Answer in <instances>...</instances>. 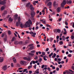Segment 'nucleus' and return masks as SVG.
<instances>
[{
  "instance_id": "nucleus-1",
  "label": "nucleus",
  "mask_w": 74,
  "mask_h": 74,
  "mask_svg": "<svg viewBox=\"0 0 74 74\" xmlns=\"http://www.w3.org/2000/svg\"><path fill=\"white\" fill-rule=\"evenodd\" d=\"M66 1L65 0L63 1L62 3H61V5L62 8H64V5L66 4Z\"/></svg>"
},
{
  "instance_id": "nucleus-2",
  "label": "nucleus",
  "mask_w": 74,
  "mask_h": 74,
  "mask_svg": "<svg viewBox=\"0 0 74 74\" xmlns=\"http://www.w3.org/2000/svg\"><path fill=\"white\" fill-rule=\"evenodd\" d=\"M31 15L32 18H34V16L36 15V12L34 11L31 12Z\"/></svg>"
},
{
  "instance_id": "nucleus-3",
  "label": "nucleus",
  "mask_w": 74,
  "mask_h": 74,
  "mask_svg": "<svg viewBox=\"0 0 74 74\" xmlns=\"http://www.w3.org/2000/svg\"><path fill=\"white\" fill-rule=\"evenodd\" d=\"M25 27L26 28L27 27H30L31 26L30 23H29L28 21H27L25 24Z\"/></svg>"
},
{
  "instance_id": "nucleus-4",
  "label": "nucleus",
  "mask_w": 74,
  "mask_h": 74,
  "mask_svg": "<svg viewBox=\"0 0 74 74\" xmlns=\"http://www.w3.org/2000/svg\"><path fill=\"white\" fill-rule=\"evenodd\" d=\"M66 73H67V74H73L72 73H71L68 70L65 71L64 72L63 74H66Z\"/></svg>"
},
{
  "instance_id": "nucleus-5",
  "label": "nucleus",
  "mask_w": 74,
  "mask_h": 74,
  "mask_svg": "<svg viewBox=\"0 0 74 74\" xmlns=\"http://www.w3.org/2000/svg\"><path fill=\"white\" fill-rule=\"evenodd\" d=\"M29 8L31 11H33L34 10V8L33 7V6L32 5H30L29 6Z\"/></svg>"
},
{
  "instance_id": "nucleus-6",
  "label": "nucleus",
  "mask_w": 74,
  "mask_h": 74,
  "mask_svg": "<svg viewBox=\"0 0 74 74\" xmlns=\"http://www.w3.org/2000/svg\"><path fill=\"white\" fill-rule=\"evenodd\" d=\"M5 3V1H0V4H1V5H4Z\"/></svg>"
},
{
  "instance_id": "nucleus-7",
  "label": "nucleus",
  "mask_w": 74,
  "mask_h": 74,
  "mask_svg": "<svg viewBox=\"0 0 74 74\" xmlns=\"http://www.w3.org/2000/svg\"><path fill=\"white\" fill-rule=\"evenodd\" d=\"M2 69L4 71H5L7 69V66L5 65L2 68Z\"/></svg>"
},
{
  "instance_id": "nucleus-8",
  "label": "nucleus",
  "mask_w": 74,
  "mask_h": 74,
  "mask_svg": "<svg viewBox=\"0 0 74 74\" xmlns=\"http://www.w3.org/2000/svg\"><path fill=\"white\" fill-rule=\"evenodd\" d=\"M23 59H24V60H28L29 61L31 59L30 58H27L26 57H24Z\"/></svg>"
},
{
  "instance_id": "nucleus-9",
  "label": "nucleus",
  "mask_w": 74,
  "mask_h": 74,
  "mask_svg": "<svg viewBox=\"0 0 74 74\" xmlns=\"http://www.w3.org/2000/svg\"><path fill=\"white\" fill-rule=\"evenodd\" d=\"M26 26V25H23V24H22V23H21L20 24V27L21 28H23V27H25Z\"/></svg>"
},
{
  "instance_id": "nucleus-10",
  "label": "nucleus",
  "mask_w": 74,
  "mask_h": 74,
  "mask_svg": "<svg viewBox=\"0 0 74 74\" xmlns=\"http://www.w3.org/2000/svg\"><path fill=\"white\" fill-rule=\"evenodd\" d=\"M72 3V1L71 0L69 1L67 0L66 1V3L68 4H71Z\"/></svg>"
},
{
  "instance_id": "nucleus-11",
  "label": "nucleus",
  "mask_w": 74,
  "mask_h": 74,
  "mask_svg": "<svg viewBox=\"0 0 74 74\" xmlns=\"http://www.w3.org/2000/svg\"><path fill=\"white\" fill-rule=\"evenodd\" d=\"M18 17V15L15 14L14 16V20H17Z\"/></svg>"
},
{
  "instance_id": "nucleus-12",
  "label": "nucleus",
  "mask_w": 74,
  "mask_h": 74,
  "mask_svg": "<svg viewBox=\"0 0 74 74\" xmlns=\"http://www.w3.org/2000/svg\"><path fill=\"white\" fill-rule=\"evenodd\" d=\"M53 5L54 7H57L58 6V4H56V1H54L53 3Z\"/></svg>"
},
{
  "instance_id": "nucleus-13",
  "label": "nucleus",
  "mask_w": 74,
  "mask_h": 74,
  "mask_svg": "<svg viewBox=\"0 0 74 74\" xmlns=\"http://www.w3.org/2000/svg\"><path fill=\"white\" fill-rule=\"evenodd\" d=\"M56 10H57V12H59L60 10H61V9L59 7H58V8H57Z\"/></svg>"
},
{
  "instance_id": "nucleus-14",
  "label": "nucleus",
  "mask_w": 74,
  "mask_h": 74,
  "mask_svg": "<svg viewBox=\"0 0 74 74\" xmlns=\"http://www.w3.org/2000/svg\"><path fill=\"white\" fill-rule=\"evenodd\" d=\"M25 62L23 60H22L20 62V64H21L22 65H23L25 64Z\"/></svg>"
},
{
  "instance_id": "nucleus-15",
  "label": "nucleus",
  "mask_w": 74,
  "mask_h": 74,
  "mask_svg": "<svg viewBox=\"0 0 74 74\" xmlns=\"http://www.w3.org/2000/svg\"><path fill=\"white\" fill-rule=\"evenodd\" d=\"M12 59L13 60V62H14V63H16V59H15V58H13Z\"/></svg>"
},
{
  "instance_id": "nucleus-16",
  "label": "nucleus",
  "mask_w": 74,
  "mask_h": 74,
  "mask_svg": "<svg viewBox=\"0 0 74 74\" xmlns=\"http://www.w3.org/2000/svg\"><path fill=\"white\" fill-rule=\"evenodd\" d=\"M36 74H39V69H37L35 72Z\"/></svg>"
},
{
  "instance_id": "nucleus-17",
  "label": "nucleus",
  "mask_w": 74,
  "mask_h": 74,
  "mask_svg": "<svg viewBox=\"0 0 74 74\" xmlns=\"http://www.w3.org/2000/svg\"><path fill=\"white\" fill-rule=\"evenodd\" d=\"M16 37H13L11 40V41L12 42L13 41H14V40H16Z\"/></svg>"
},
{
  "instance_id": "nucleus-18",
  "label": "nucleus",
  "mask_w": 74,
  "mask_h": 74,
  "mask_svg": "<svg viewBox=\"0 0 74 74\" xmlns=\"http://www.w3.org/2000/svg\"><path fill=\"white\" fill-rule=\"evenodd\" d=\"M25 44L26 45L27 44L29 43V40H26L25 42Z\"/></svg>"
},
{
  "instance_id": "nucleus-19",
  "label": "nucleus",
  "mask_w": 74,
  "mask_h": 74,
  "mask_svg": "<svg viewBox=\"0 0 74 74\" xmlns=\"http://www.w3.org/2000/svg\"><path fill=\"white\" fill-rule=\"evenodd\" d=\"M9 21L10 22H12L13 21V18H11V17H9L8 19Z\"/></svg>"
},
{
  "instance_id": "nucleus-20",
  "label": "nucleus",
  "mask_w": 74,
  "mask_h": 74,
  "mask_svg": "<svg viewBox=\"0 0 74 74\" xmlns=\"http://www.w3.org/2000/svg\"><path fill=\"white\" fill-rule=\"evenodd\" d=\"M52 4V2H49L47 4V6H51Z\"/></svg>"
},
{
  "instance_id": "nucleus-21",
  "label": "nucleus",
  "mask_w": 74,
  "mask_h": 74,
  "mask_svg": "<svg viewBox=\"0 0 74 74\" xmlns=\"http://www.w3.org/2000/svg\"><path fill=\"white\" fill-rule=\"evenodd\" d=\"M5 9V7L4 6H2L1 8V11H3V10H4Z\"/></svg>"
},
{
  "instance_id": "nucleus-22",
  "label": "nucleus",
  "mask_w": 74,
  "mask_h": 74,
  "mask_svg": "<svg viewBox=\"0 0 74 74\" xmlns=\"http://www.w3.org/2000/svg\"><path fill=\"white\" fill-rule=\"evenodd\" d=\"M14 44L16 45H18V44H19V42L18 41H15L14 42Z\"/></svg>"
},
{
  "instance_id": "nucleus-23",
  "label": "nucleus",
  "mask_w": 74,
  "mask_h": 74,
  "mask_svg": "<svg viewBox=\"0 0 74 74\" xmlns=\"http://www.w3.org/2000/svg\"><path fill=\"white\" fill-rule=\"evenodd\" d=\"M4 61V58H1V59H0V63H2Z\"/></svg>"
},
{
  "instance_id": "nucleus-24",
  "label": "nucleus",
  "mask_w": 74,
  "mask_h": 74,
  "mask_svg": "<svg viewBox=\"0 0 74 74\" xmlns=\"http://www.w3.org/2000/svg\"><path fill=\"white\" fill-rule=\"evenodd\" d=\"M21 17H18V22L19 23H21Z\"/></svg>"
},
{
  "instance_id": "nucleus-25",
  "label": "nucleus",
  "mask_w": 74,
  "mask_h": 74,
  "mask_svg": "<svg viewBox=\"0 0 74 74\" xmlns=\"http://www.w3.org/2000/svg\"><path fill=\"white\" fill-rule=\"evenodd\" d=\"M30 5V2H29L27 4L26 6L27 7H29V5Z\"/></svg>"
},
{
  "instance_id": "nucleus-26",
  "label": "nucleus",
  "mask_w": 74,
  "mask_h": 74,
  "mask_svg": "<svg viewBox=\"0 0 74 74\" xmlns=\"http://www.w3.org/2000/svg\"><path fill=\"white\" fill-rule=\"evenodd\" d=\"M7 11H4V13L3 14V15H6V14H7Z\"/></svg>"
},
{
  "instance_id": "nucleus-27",
  "label": "nucleus",
  "mask_w": 74,
  "mask_h": 74,
  "mask_svg": "<svg viewBox=\"0 0 74 74\" xmlns=\"http://www.w3.org/2000/svg\"><path fill=\"white\" fill-rule=\"evenodd\" d=\"M42 58H40L38 60V62H41V61H42Z\"/></svg>"
},
{
  "instance_id": "nucleus-28",
  "label": "nucleus",
  "mask_w": 74,
  "mask_h": 74,
  "mask_svg": "<svg viewBox=\"0 0 74 74\" xmlns=\"http://www.w3.org/2000/svg\"><path fill=\"white\" fill-rule=\"evenodd\" d=\"M20 24L19 23V22L17 21L16 23V26H19V24Z\"/></svg>"
},
{
  "instance_id": "nucleus-29",
  "label": "nucleus",
  "mask_w": 74,
  "mask_h": 74,
  "mask_svg": "<svg viewBox=\"0 0 74 74\" xmlns=\"http://www.w3.org/2000/svg\"><path fill=\"white\" fill-rule=\"evenodd\" d=\"M28 22H29V23H30V25H32V21H31V20H30V19H29Z\"/></svg>"
},
{
  "instance_id": "nucleus-30",
  "label": "nucleus",
  "mask_w": 74,
  "mask_h": 74,
  "mask_svg": "<svg viewBox=\"0 0 74 74\" xmlns=\"http://www.w3.org/2000/svg\"><path fill=\"white\" fill-rule=\"evenodd\" d=\"M62 40L63 41L65 40V39H66V38L64 37V36H63L62 37Z\"/></svg>"
},
{
  "instance_id": "nucleus-31",
  "label": "nucleus",
  "mask_w": 74,
  "mask_h": 74,
  "mask_svg": "<svg viewBox=\"0 0 74 74\" xmlns=\"http://www.w3.org/2000/svg\"><path fill=\"white\" fill-rule=\"evenodd\" d=\"M53 31L55 33H57V29H54Z\"/></svg>"
},
{
  "instance_id": "nucleus-32",
  "label": "nucleus",
  "mask_w": 74,
  "mask_h": 74,
  "mask_svg": "<svg viewBox=\"0 0 74 74\" xmlns=\"http://www.w3.org/2000/svg\"><path fill=\"white\" fill-rule=\"evenodd\" d=\"M36 35V33L33 32V35H32V36L33 37H35V35Z\"/></svg>"
},
{
  "instance_id": "nucleus-33",
  "label": "nucleus",
  "mask_w": 74,
  "mask_h": 74,
  "mask_svg": "<svg viewBox=\"0 0 74 74\" xmlns=\"http://www.w3.org/2000/svg\"><path fill=\"white\" fill-rule=\"evenodd\" d=\"M23 43V42L22 41L18 42V44H19V45H22Z\"/></svg>"
},
{
  "instance_id": "nucleus-34",
  "label": "nucleus",
  "mask_w": 74,
  "mask_h": 74,
  "mask_svg": "<svg viewBox=\"0 0 74 74\" xmlns=\"http://www.w3.org/2000/svg\"><path fill=\"white\" fill-rule=\"evenodd\" d=\"M32 68V65H31L30 66H29L28 67V69H29L30 68Z\"/></svg>"
},
{
  "instance_id": "nucleus-35",
  "label": "nucleus",
  "mask_w": 74,
  "mask_h": 74,
  "mask_svg": "<svg viewBox=\"0 0 74 74\" xmlns=\"http://www.w3.org/2000/svg\"><path fill=\"white\" fill-rule=\"evenodd\" d=\"M53 53L52 52L51 53V54H50L49 55V57H51V56H52V55H53Z\"/></svg>"
},
{
  "instance_id": "nucleus-36",
  "label": "nucleus",
  "mask_w": 74,
  "mask_h": 74,
  "mask_svg": "<svg viewBox=\"0 0 74 74\" xmlns=\"http://www.w3.org/2000/svg\"><path fill=\"white\" fill-rule=\"evenodd\" d=\"M34 46H32L29 49H34Z\"/></svg>"
},
{
  "instance_id": "nucleus-37",
  "label": "nucleus",
  "mask_w": 74,
  "mask_h": 74,
  "mask_svg": "<svg viewBox=\"0 0 74 74\" xmlns=\"http://www.w3.org/2000/svg\"><path fill=\"white\" fill-rule=\"evenodd\" d=\"M52 40H53V38H49L50 41L52 42Z\"/></svg>"
},
{
  "instance_id": "nucleus-38",
  "label": "nucleus",
  "mask_w": 74,
  "mask_h": 74,
  "mask_svg": "<svg viewBox=\"0 0 74 74\" xmlns=\"http://www.w3.org/2000/svg\"><path fill=\"white\" fill-rule=\"evenodd\" d=\"M1 37L2 38H3V37H4V33H3L2 34V35H1Z\"/></svg>"
},
{
  "instance_id": "nucleus-39",
  "label": "nucleus",
  "mask_w": 74,
  "mask_h": 74,
  "mask_svg": "<svg viewBox=\"0 0 74 74\" xmlns=\"http://www.w3.org/2000/svg\"><path fill=\"white\" fill-rule=\"evenodd\" d=\"M61 32V30L59 29H57V32L60 33Z\"/></svg>"
},
{
  "instance_id": "nucleus-40",
  "label": "nucleus",
  "mask_w": 74,
  "mask_h": 74,
  "mask_svg": "<svg viewBox=\"0 0 74 74\" xmlns=\"http://www.w3.org/2000/svg\"><path fill=\"white\" fill-rule=\"evenodd\" d=\"M8 33L9 35L11 34V31H8Z\"/></svg>"
},
{
  "instance_id": "nucleus-41",
  "label": "nucleus",
  "mask_w": 74,
  "mask_h": 74,
  "mask_svg": "<svg viewBox=\"0 0 74 74\" xmlns=\"http://www.w3.org/2000/svg\"><path fill=\"white\" fill-rule=\"evenodd\" d=\"M11 66L12 67H14V64H13V63H11Z\"/></svg>"
},
{
  "instance_id": "nucleus-42",
  "label": "nucleus",
  "mask_w": 74,
  "mask_h": 74,
  "mask_svg": "<svg viewBox=\"0 0 74 74\" xmlns=\"http://www.w3.org/2000/svg\"><path fill=\"white\" fill-rule=\"evenodd\" d=\"M36 66H37V65L36 64H35L33 66L34 67L35 69H36Z\"/></svg>"
},
{
  "instance_id": "nucleus-43",
  "label": "nucleus",
  "mask_w": 74,
  "mask_h": 74,
  "mask_svg": "<svg viewBox=\"0 0 74 74\" xmlns=\"http://www.w3.org/2000/svg\"><path fill=\"white\" fill-rule=\"evenodd\" d=\"M27 70V69H24V71H23V73H25V71H26Z\"/></svg>"
},
{
  "instance_id": "nucleus-44",
  "label": "nucleus",
  "mask_w": 74,
  "mask_h": 74,
  "mask_svg": "<svg viewBox=\"0 0 74 74\" xmlns=\"http://www.w3.org/2000/svg\"><path fill=\"white\" fill-rule=\"evenodd\" d=\"M43 58L44 60H45V61H47V59H46V58H45V57H43Z\"/></svg>"
},
{
  "instance_id": "nucleus-45",
  "label": "nucleus",
  "mask_w": 74,
  "mask_h": 74,
  "mask_svg": "<svg viewBox=\"0 0 74 74\" xmlns=\"http://www.w3.org/2000/svg\"><path fill=\"white\" fill-rule=\"evenodd\" d=\"M31 53H35L36 51H35V50H32L31 51Z\"/></svg>"
},
{
  "instance_id": "nucleus-46",
  "label": "nucleus",
  "mask_w": 74,
  "mask_h": 74,
  "mask_svg": "<svg viewBox=\"0 0 74 74\" xmlns=\"http://www.w3.org/2000/svg\"><path fill=\"white\" fill-rule=\"evenodd\" d=\"M34 59H38V57H37V56H35V58H34Z\"/></svg>"
},
{
  "instance_id": "nucleus-47",
  "label": "nucleus",
  "mask_w": 74,
  "mask_h": 74,
  "mask_svg": "<svg viewBox=\"0 0 74 74\" xmlns=\"http://www.w3.org/2000/svg\"><path fill=\"white\" fill-rule=\"evenodd\" d=\"M29 54L30 55H32V56H33V55H34V54L32 53H29Z\"/></svg>"
},
{
  "instance_id": "nucleus-48",
  "label": "nucleus",
  "mask_w": 74,
  "mask_h": 74,
  "mask_svg": "<svg viewBox=\"0 0 74 74\" xmlns=\"http://www.w3.org/2000/svg\"><path fill=\"white\" fill-rule=\"evenodd\" d=\"M48 2H49V1L48 0H46L45 1V4H47Z\"/></svg>"
},
{
  "instance_id": "nucleus-49",
  "label": "nucleus",
  "mask_w": 74,
  "mask_h": 74,
  "mask_svg": "<svg viewBox=\"0 0 74 74\" xmlns=\"http://www.w3.org/2000/svg\"><path fill=\"white\" fill-rule=\"evenodd\" d=\"M71 54H69L67 56H68V57H71Z\"/></svg>"
},
{
  "instance_id": "nucleus-50",
  "label": "nucleus",
  "mask_w": 74,
  "mask_h": 74,
  "mask_svg": "<svg viewBox=\"0 0 74 74\" xmlns=\"http://www.w3.org/2000/svg\"><path fill=\"white\" fill-rule=\"evenodd\" d=\"M65 23L66 26H68V23H67V22H65Z\"/></svg>"
},
{
  "instance_id": "nucleus-51",
  "label": "nucleus",
  "mask_w": 74,
  "mask_h": 74,
  "mask_svg": "<svg viewBox=\"0 0 74 74\" xmlns=\"http://www.w3.org/2000/svg\"><path fill=\"white\" fill-rule=\"evenodd\" d=\"M47 70H48V71H49V72H50V71H51V69H50V68L49 67L47 68Z\"/></svg>"
},
{
  "instance_id": "nucleus-52",
  "label": "nucleus",
  "mask_w": 74,
  "mask_h": 74,
  "mask_svg": "<svg viewBox=\"0 0 74 74\" xmlns=\"http://www.w3.org/2000/svg\"><path fill=\"white\" fill-rule=\"evenodd\" d=\"M7 38H5L4 39V41H7Z\"/></svg>"
},
{
  "instance_id": "nucleus-53",
  "label": "nucleus",
  "mask_w": 74,
  "mask_h": 74,
  "mask_svg": "<svg viewBox=\"0 0 74 74\" xmlns=\"http://www.w3.org/2000/svg\"><path fill=\"white\" fill-rule=\"evenodd\" d=\"M60 44H63V42H62V41H61L60 42Z\"/></svg>"
},
{
  "instance_id": "nucleus-54",
  "label": "nucleus",
  "mask_w": 74,
  "mask_h": 74,
  "mask_svg": "<svg viewBox=\"0 0 74 74\" xmlns=\"http://www.w3.org/2000/svg\"><path fill=\"white\" fill-rule=\"evenodd\" d=\"M46 26H47V27H51V25L48 24H47Z\"/></svg>"
},
{
  "instance_id": "nucleus-55",
  "label": "nucleus",
  "mask_w": 74,
  "mask_h": 74,
  "mask_svg": "<svg viewBox=\"0 0 74 74\" xmlns=\"http://www.w3.org/2000/svg\"><path fill=\"white\" fill-rule=\"evenodd\" d=\"M74 36H71V39H72V40H73L74 39Z\"/></svg>"
},
{
  "instance_id": "nucleus-56",
  "label": "nucleus",
  "mask_w": 74,
  "mask_h": 74,
  "mask_svg": "<svg viewBox=\"0 0 74 74\" xmlns=\"http://www.w3.org/2000/svg\"><path fill=\"white\" fill-rule=\"evenodd\" d=\"M38 28H39V27H38L37 26H36L35 28L36 30H37V29H38Z\"/></svg>"
},
{
  "instance_id": "nucleus-57",
  "label": "nucleus",
  "mask_w": 74,
  "mask_h": 74,
  "mask_svg": "<svg viewBox=\"0 0 74 74\" xmlns=\"http://www.w3.org/2000/svg\"><path fill=\"white\" fill-rule=\"evenodd\" d=\"M42 55H45V52H42Z\"/></svg>"
},
{
  "instance_id": "nucleus-58",
  "label": "nucleus",
  "mask_w": 74,
  "mask_h": 74,
  "mask_svg": "<svg viewBox=\"0 0 74 74\" xmlns=\"http://www.w3.org/2000/svg\"><path fill=\"white\" fill-rule=\"evenodd\" d=\"M32 62L33 64H35L36 63V62L34 61L33 60L32 61Z\"/></svg>"
},
{
  "instance_id": "nucleus-59",
  "label": "nucleus",
  "mask_w": 74,
  "mask_h": 74,
  "mask_svg": "<svg viewBox=\"0 0 74 74\" xmlns=\"http://www.w3.org/2000/svg\"><path fill=\"white\" fill-rule=\"evenodd\" d=\"M44 66H45V65H43L42 66H41V68L42 69H43L44 67Z\"/></svg>"
},
{
  "instance_id": "nucleus-60",
  "label": "nucleus",
  "mask_w": 74,
  "mask_h": 74,
  "mask_svg": "<svg viewBox=\"0 0 74 74\" xmlns=\"http://www.w3.org/2000/svg\"><path fill=\"white\" fill-rule=\"evenodd\" d=\"M42 23H44V24H46V23H45V21H43V22H42Z\"/></svg>"
},
{
  "instance_id": "nucleus-61",
  "label": "nucleus",
  "mask_w": 74,
  "mask_h": 74,
  "mask_svg": "<svg viewBox=\"0 0 74 74\" xmlns=\"http://www.w3.org/2000/svg\"><path fill=\"white\" fill-rule=\"evenodd\" d=\"M49 51V49L48 48H47L46 49V51Z\"/></svg>"
},
{
  "instance_id": "nucleus-62",
  "label": "nucleus",
  "mask_w": 74,
  "mask_h": 74,
  "mask_svg": "<svg viewBox=\"0 0 74 74\" xmlns=\"http://www.w3.org/2000/svg\"><path fill=\"white\" fill-rule=\"evenodd\" d=\"M71 68H72V70H74V66H72Z\"/></svg>"
},
{
  "instance_id": "nucleus-63",
  "label": "nucleus",
  "mask_w": 74,
  "mask_h": 74,
  "mask_svg": "<svg viewBox=\"0 0 74 74\" xmlns=\"http://www.w3.org/2000/svg\"><path fill=\"white\" fill-rule=\"evenodd\" d=\"M9 17H10V15H8L7 16L6 18L7 19V18H9Z\"/></svg>"
},
{
  "instance_id": "nucleus-64",
  "label": "nucleus",
  "mask_w": 74,
  "mask_h": 74,
  "mask_svg": "<svg viewBox=\"0 0 74 74\" xmlns=\"http://www.w3.org/2000/svg\"><path fill=\"white\" fill-rule=\"evenodd\" d=\"M56 38L57 39H59V36H57Z\"/></svg>"
}]
</instances>
